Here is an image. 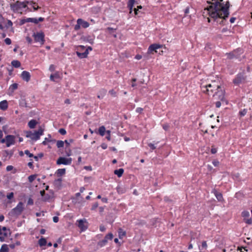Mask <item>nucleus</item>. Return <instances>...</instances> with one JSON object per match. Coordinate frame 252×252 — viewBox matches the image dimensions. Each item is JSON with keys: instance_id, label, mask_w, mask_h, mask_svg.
I'll use <instances>...</instances> for the list:
<instances>
[{"instance_id": "1", "label": "nucleus", "mask_w": 252, "mask_h": 252, "mask_svg": "<svg viewBox=\"0 0 252 252\" xmlns=\"http://www.w3.org/2000/svg\"><path fill=\"white\" fill-rule=\"evenodd\" d=\"M223 0H207V3L211 4L208 7L205 8L207 10L209 16L214 19L218 18L222 20L220 24H222L223 20H225L229 15V2L227 1L225 4L222 3Z\"/></svg>"}, {"instance_id": "2", "label": "nucleus", "mask_w": 252, "mask_h": 252, "mask_svg": "<svg viewBox=\"0 0 252 252\" xmlns=\"http://www.w3.org/2000/svg\"><path fill=\"white\" fill-rule=\"evenodd\" d=\"M202 91L209 95L213 94L215 91L219 88V85L216 81H212L211 84L203 85L201 87Z\"/></svg>"}, {"instance_id": "3", "label": "nucleus", "mask_w": 252, "mask_h": 252, "mask_svg": "<svg viewBox=\"0 0 252 252\" xmlns=\"http://www.w3.org/2000/svg\"><path fill=\"white\" fill-rule=\"evenodd\" d=\"M44 129L40 127L37 131L32 132L31 131L26 132V137L32 140L36 141L39 139L40 136L43 134Z\"/></svg>"}, {"instance_id": "4", "label": "nucleus", "mask_w": 252, "mask_h": 252, "mask_svg": "<svg viewBox=\"0 0 252 252\" xmlns=\"http://www.w3.org/2000/svg\"><path fill=\"white\" fill-rule=\"evenodd\" d=\"M29 3V1H17L15 3L10 4L11 9L14 11H19L23 8H26Z\"/></svg>"}, {"instance_id": "5", "label": "nucleus", "mask_w": 252, "mask_h": 252, "mask_svg": "<svg viewBox=\"0 0 252 252\" xmlns=\"http://www.w3.org/2000/svg\"><path fill=\"white\" fill-rule=\"evenodd\" d=\"M213 96L216 99H219L222 102L225 101L224 90L220 85H219V88L215 91Z\"/></svg>"}, {"instance_id": "6", "label": "nucleus", "mask_w": 252, "mask_h": 252, "mask_svg": "<svg viewBox=\"0 0 252 252\" xmlns=\"http://www.w3.org/2000/svg\"><path fill=\"white\" fill-rule=\"evenodd\" d=\"M246 77L243 73H239L233 80V83L237 86L244 83L246 82Z\"/></svg>"}, {"instance_id": "7", "label": "nucleus", "mask_w": 252, "mask_h": 252, "mask_svg": "<svg viewBox=\"0 0 252 252\" xmlns=\"http://www.w3.org/2000/svg\"><path fill=\"white\" fill-rule=\"evenodd\" d=\"M89 26L90 24L88 22L79 18L77 20V24L74 26V30L75 31H78L81 27L87 28L89 27Z\"/></svg>"}, {"instance_id": "8", "label": "nucleus", "mask_w": 252, "mask_h": 252, "mask_svg": "<svg viewBox=\"0 0 252 252\" xmlns=\"http://www.w3.org/2000/svg\"><path fill=\"white\" fill-rule=\"evenodd\" d=\"M35 42H38L42 45L44 42V34L42 32L34 33L33 34Z\"/></svg>"}, {"instance_id": "9", "label": "nucleus", "mask_w": 252, "mask_h": 252, "mask_svg": "<svg viewBox=\"0 0 252 252\" xmlns=\"http://www.w3.org/2000/svg\"><path fill=\"white\" fill-rule=\"evenodd\" d=\"M77 226L82 231L86 230L88 228V222L86 219H82L77 220Z\"/></svg>"}, {"instance_id": "10", "label": "nucleus", "mask_w": 252, "mask_h": 252, "mask_svg": "<svg viewBox=\"0 0 252 252\" xmlns=\"http://www.w3.org/2000/svg\"><path fill=\"white\" fill-rule=\"evenodd\" d=\"M24 204L22 202H20L16 207L12 210L13 214L16 215H20L24 210Z\"/></svg>"}, {"instance_id": "11", "label": "nucleus", "mask_w": 252, "mask_h": 252, "mask_svg": "<svg viewBox=\"0 0 252 252\" xmlns=\"http://www.w3.org/2000/svg\"><path fill=\"white\" fill-rule=\"evenodd\" d=\"M72 159L71 158H65L64 157H60L57 161V164L58 165L60 164H64V165H70L71 163Z\"/></svg>"}, {"instance_id": "12", "label": "nucleus", "mask_w": 252, "mask_h": 252, "mask_svg": "<svg viewBox=\"0 0 252 252\" xmlns=\"http://www.w3.org/2000/svg\"><path fill=\"white\" fill-rule=\"evenodd\" d=\"M15 136L12 135H7L6 136V145L7 147L15 143Z\"/></svg>"}, {"instance_id": "13", "label": "nucleus", "mask_w": 252, "mask_h": 252, "mask_svg": "<svg viewBox=\"0 0 252 252\" xmlns=\"http://www.w3.org/2000/svg\"><path fill=\"white\" fill-rule=\"evenodd\" d=\"M162 45L158 44H153L151 45L148 50V54H154V52H157V50L161 48Z\"/></svg>"}, {"instance_id": "14", "label": "nucleus", "mask_w": 252, "mask_h": 252, "mask_svg": "<svg viewBox=\"0 0 252 252\" xmlns=\"http://www.w3.org/2000/svg\"><path fill=\"white\" fill-rule=\"evenodd\" d=\"M241 50H234L232 52H230L229 53H227L226 55L227 56V58L229 59H232L234 58H238L239 54H238L239 51H241Z\"/></svg>"}, {"instance_id": "15", "label": "nucleus", "mask_w": 252, "mask_h": 252, "mask_svg": "<svg viewBox=\"0 0 252 252\" xmlns=\"http://www.w3.org/2000/svg\"><path fill=\"white\" fill-rule=\"evenodd\" d=\"M22 78L26 82H29L30 80V73L27 71H23L21 74Z\"/></svg>"}, {"instance_id": "16", "label": "nucleus", "mask_w": 252, "mask_h": 252, "mask_svg": "<svg viewBox=\"0 0 252 252\" xmlns=\"http://www.w3.org/2000/svg\"><path fill=\"white\" fill-rule=\"evenodd\" d=\"M54 198V192L52 190H50L48 193L45 195L43 200L45 201H49L50 200Z\"/></svg>"}, {"instance_id": "17", "label": "nucleus", "mask_w": 252, "mask_h": 252, "mask_svg": "<svg viewBox=\"0 0 252 252\" xmlns=\"http://www.w3.org/2000/svg\"><path fill=\"white\" fill-rule=\"evenodd\" d=\"M8 102L7 100H4L0 102V109L2 110H6L8 108Z\"/></svg>"}, {"instance_id": "18", "label": "nucleus", "mask_w": 252, "mask_h": 252, "mask_svg": "<svg viewBox=\"0 0 252 252\" xmlns=\"http://www.w3.org/2000/svg\"><path fill=\"white\" fill-rule=\"evenodd\" d=\"M60 74L59 72H56L54 74H51L50 79L52 81H55V79H61Z\"/></svg>"}, {"instance_id": "19", "label": "nucleus", "mask_w": 252, "mask_h": 252, "mask_svg": "<svg viewBox=\"0 0 252 252\" xmlns=\"http://www.w3.org/2000/svg\"><path fill=\"white\" fill-rule=\"evenodd\" d=\"M88 54H89V52H88V50H85V52L83 53H80L78 51L76 52L77 55L80 59L87 58Z\"/></svg>"}, {"instance_id": "20", "label": "nucleus", "mask_w": 252, "mask_h": 252, "mask_svg": "<svg viewBox=\"0 0 252 252\" xmlns=\"http://www.w3.org/2000/svg\"><path fill=\"white\" fill-rule=\"evenodd\" d=\"M213 192L214 193L215 195L216 196L217 199L219 201H223V197L221 193L218 192L216 189H214L213 190Z\"/></svg>"}, {"instance_id": "21", "label": "nucleus", "mask_w": 252, "mask_h": 252, "mask_svg": "<svg viewBox=\"0 0 252 252\" xmlns=\"http://www.w3.org/2000/svg\"><path fill=\"white\" fill-rule=\"evenodd\" d=\"M107 93V90L104 89H101L99 90L98 95L97 96V98L99 99L102 98Z\"/></svg>"}, {"instance_id": "22", "label": "nucleus", "mask_w": 252, "mask_h": 252, "mask_svg": "<svg viewBox=\"0 0 252 252\" xmlns=\"http://www.w3.org/2000/svg\"><path fill=\"white\" fill-rule=\"evenodd\" d=\"M62 180L61 178H59L55 180L54 181L53 184L55 188L60 189L62 186Z\"/></svg>"}, {"instance_id": "23", "label": "nucleus", "mask_w": 252, "mask_h": 252, "mask_svg": "<svg viewBox=\"0 0 252 252\" xmlns=\"http://www.w3.org/2000/svg\"><path fill=\"white\" fill-rule=\"evenodd\" d=\"M37 124L36 120L32 119L28 123V126L30 128H34Z\"/></svg>"}, {"instance_id": "24", "label": "nucleus", "mask_w": 252, "mask_h": 252, "mask_svg": "<svg viewBox=\"0 0 252 252\" xmlns=\"http://www.w3.org/2000/svg\"><path fill=\"white\" fill-rule=\"evenodd\" d=\"M18 86V84L17 83L12 84L9 88V91L11 93H13L15 90L17 89Z\"/></svg>"}, {"instance_id": "25", "label": "nucleus", "mask_w": 252, "mask_h": 252, "mask_svg": "<svg viewBox=\"0 0 252 252\" xmlns=\"http://www.w3.org/2000/svg\"><path fill=\"white\" fill-rule=\"evenodd\" d=\"M124 169L123 168H120L114 171V174L117 175L118 177H120L122 176L124 173Z\"/></svg>"}, {"instance_id": "26", "label": "nucleus", "mask_w": 252, "mask_h": 252, "mask_svg": "<svg viewBox=\"0 0 252 252\" xmlns=\"http://www.w3.org/2000/svg\"><path fill=\"white\" fill-rule=\"evenodd\" d=\"M47 244V241L45 238L42 237L38 241V244L40 246H45Z\"/></svg>"}, {"instance_id": "27", "label": "nucleus", "mask_w": 252, "mask_h": 252, "mask_svg": "<svg viewBox=\"0 0 252 252\" xmlns=\"http://www.w3.org/2000/svg\"><path fill=\"white\" fill-rule=\"evenodd\" d=\"M105 131L106 129L104 126H101L98 129V133L102 136L104 135Z\"/></svg>"}, {"instance_id": "28", "label": "nucleus", "mask_w": 252, "mask_h": 252, "mask_svg": "<svg viewBox=\"0 0 252 252\" xmlns=\"http://www.w3.org/2000/svg\"><path fill=\"white\" fill-rule=\"evenodd\" d=\"M65 173V169L64 168L63 169H59L57 172L56 174L58 176H61L63 175H64Z\"/></svg>"}, {"instance_id": "29", "label": "nucleus", "mask_w": 252, "mask_h": 252, "mask_svg": "<svg viewBox=\"0 0 252 252\" xmlns=\"http://www.w3.org/2000/svg\"><path fill=\"white\" fill-rule=\"evenodd\" d=\"M9 249L6 244H3L1 246L0 249V252H8Z\"/></svg>"}, {"instance_id": "30", "label": "nucleus", "mask_w": 252, "mask_h": 252, "mask_svg": "<svg viewBox=\"0 0 252 252\" xmlns=\"http://www.w3.org/2000/svg\"><path fill=\"white\" fill-rule=\"evenodd\" d=\"M11 64L13 66L18 68L21 65V63L19 61L17 60H14L12 61Z\"/></svg>"}, {"instance_id": "31", "label": "nucleus", "mask_w": 252, "mask_h": 252, "mask_svg": "<svg viewBox=\"0 0 252 252\" xmlns=\"http://www.w3.org/2000/svg\"><path fill=\"white\" fill-rule=\"evenodd\" d=\"M29 4L31 5L33 8L34 10H36L39 7L37 5L35 2H33V1H29Z\"/></svg>"}, {"instance_id": "32", "label": "nucleus", "mask_w": 252, "mask_h": 252, "mask_svg": "<svg viewBox=\"0 0 252 252\" xmlns=\"http://www.w3.org/2000/svg\"><path fill=\"white\" fill-rule=\"evenodd\" d=\"M107 243V241L104 238L101 241H100L98 242L97 245L100 247H102L104 246Z\"/></svg>"}, {"instance_id": "33", "label": "nucleus", "mask_w": 252, "mask_h": 252, "mask_svg": "<svg viewBox=\"0 0 252 252\" xmlns=\"http://www.w3.org/2000/svg\"><path fill=\"white\" fill-rule=\"evenodd\" d=\"M118 233H119V236L120 239L122 238L126 234V232L124 231L121 228L119 229Z\"/></svg>"}, {"instance_id": "34", "label": "nucleus", "mask_w": 252, "mask_h": 252, "mask_svg": "<svg viewBox=\"0 0 252 252\" xmlns=\"http://www.w3.org/2000/svg\"><path fill=\"white\" fill-rule=\"evenodd\" d=\"M242 216L244 219H247L250 216V213L248 211H244L242 212Z\"/></svg>"}, {"instance_id": "35", "label": "nucleus", "mask_w": 252, "mask_h": 252, "mask_svg": "<svg viewBox=\"0 0 252 252\" xmlns=\"http://www.w3.org/2000/svg\"><path fill=\"white\" fill-rule=\"evenodd\" d=\"M135 2V0H129L127 3V7L128 8H133L134 3Z\"/></svg>"}, {"instance_id": "36", "label": "nucleus", "mask_w": 252, "mask_h": 252, "mask_svg": "<svg viewBox=\"0 0 252 252\" xmlns=\"http://www.w3.org/2000/svg\"><path fill=\"white\" fill-rule=\"evenodd\" d=\"M26 21L28 22H32L34 24H37L36 18H26Z\"/></svg>"}, {"instance_id": "37", "label": "nucleus", "mask_w": 252, "mask_h": 252, "mask_svg": "<svg viewBox=\"0 0 252 252\" xmlns=\"http://www.w3.org/2000/svg\"><path fill=\"white\" fill-rule=\"evenodd\" d=\"M64 146V142L61 140H59L57 142V146L58 148L63 147Z\"/></svg>"}, {"instance_id": "38", "label": "nucleus", "mask_w": 252, "mask_h": 252, "mask_svg": "<svg viewBox=\"0 0 252 252\" xmlns=\"http://www.w3.org/2000/svg\"><path fill=\"white\" fill-rule=\"evenodd\" d=\"M113 238V235L112 233H108V234H107L105 237H104V239L105 240H107V241H108V240H112V238Z\"/></svg>"}, {"instance_id": "39", "label": "nucleus", "mask_w": 252, "mask_h": 252, "mask_svg": "<svg viewBox=\"0 0 252 252\" xmlns=\"http://www.w3.org/2000/svg\"><path fill=\"white\" fill-rule=\"evenodd\" d=\"M35 175H32L28 177V180L30 183H32L35 179Z\"/></svg>"}, {"instance_id": "40", "label": "nucleus", "mask_w": 252, "mask_h": 252, "mask_svg": "<svg viewBox=\"0 0 252 252\" xmlns=\"http://www.w3.org/2000/svg\"><path fill=\"white\" fill-rule=\"evenodd\" d=\"M244 220L247 224H252V218H248L246 219H244Z\"/></svg>"}, {"instance_id": "41", "label": "nucleus", "mask_w": 252, "mask_h": 252, "mask_svg": "<svg viewBox=\"0 0 252 252\" xmlns=\"http://www.w3.org/2000/svg\"><path fill=\"white\" fill-rule=\"evenodd\" d=\"M109 93L113 97L117 96V93L113 89L110 90Z\"/></svg>"}, {"instance_id": "42", "label": "nucleus", "mask_w": 252, "mask_h": 252, "mask_svg": "<svg viewBox=\"0 0 252 252\" xmlns=\"http://www.w3.org/2000/svg\"><path fill=\"white\" fill-rule=\"evenodd\" d=\"M25 154L30 158H32V157H33V155L31 153L29 150H25Z\"/></svg>"}, {"instance_id": "43", "label": "nucleus", "mask_w": 252, "mask_h": 252, "mask_svg": "<svg viewBox=\"0 0 252 252\" xmlns=\"http://www.w3.org/2000/svg\"><path fill=\"white\" fill-rule=\"evenodd\" d=\"M162 127L165 130L167 131L169 128V125L168 124H164L162 125Z\"/></svg>"}, {"instance_id": "44", "label": "nucleus", "mask_w": 252, "mask_h": 252, "mask_svg": "<svg viewBox=\"0 0 252 252\" xmlns=\"http://www.w3.org/2000/svg\"><path fill=\"white\" fill-rule=\"evenodd\" d=\"M59 132L60 134H61L62 135H65L66 133V130L64 128H60L59 130Z\"/></svg>"}, {"instance_id": "45", "label": "nucleus", "mask_w": 252, "mask_h": 252, "mask_svg": "<svg viewBox=\"0 0 252 252\" xmlns=\"http://www.w3.org/2000/svg\"><path fill=\"white\" fill-rule=\"evenodd\" d=\"M247 112V111L246 109H243L242 111H241L240 112H239V114L241 116H245L246 113Z\"/></svg>"}, {"instance_id": "46", "label": "nucleus", "mask_w": 252, "mask_h": 252, "mask_svg": "<svg viewBox=\"0 0 252 252\" xmlns=\"http://www.w3.org/2000/svg\"><path fill=\"white\" fill-rule=\"evenodd\" d=\"M4 42L7 45H10L11 43V40L9 38H6L4 39Z\"/></svg>"}, {"instance_id": "47", "label": "nucleus", "mask_w": 252, "mask_h": 252, "mask_svg": "<svg viewBox=\"0 0 252 252\" xmlns=\"http://www.w3.org/2000/svg\"><path fill=\"white\" fill-rule=\"evenodd\" d=\"M148 146L149 147H150V148L152 150V151L155 150L156 148V147L155 146V145L154 144H152V143H149L148 144Z\"/></svg>"}, {"instance_id": "48", "label": "nucleus", "mask_w": 252, "mask_h": 252, "mask_svg": "<svg viewBox=\"0 0 252 252\" xmlns=\"http://www.w3.org/2000/svg\"><path fill=\"white\" fill-rule=\"evenodd\" d=\"M14 196V193L13 192H10L9 193V194H8L7 195V198L8 199H12Z\"/></svg>"}, {"instance_id": "49", "label": "nucleus", "mask_w": 252, "mask_h": 252, "mask_svg": "<svg viewBox=\"0 0 252 252\" xmlns=\"http://www.w3.org/2000/svg\"><path fill=\"white\" fill-rule=\"evenodd\" d=\"M106 133L107 134V136H106V138L108 140L110 141L111 140V137H110V133L111 131L110 130H107Z\"/></svg>"}, {"instance_id": "50", "label": "nucleus", "mask_w": 252, "mask_h": 252, "mask_svg": "<svg viewBox=\"0 0 252 252\" xmlns=\"http://www.w3.org/2000/svg\"><path fill=\"white\" fill-rule=\"evenodd\" d=\"M98 203L97 202L96 203H94V204H93V205H92V208L91 209L92 210H95L97 207H98Z\"/></svg>"}, {"instance_id": "51", "label": "nucleus", "mask_w": 252, "mask_h": 252, "mask_svg": "<svg viewBox=\"0 0 252 252\" xmlns=\"http://www.w3.org/2000/svg\"><path fill=\"white\" fill-rule=\"evenodd\" d=\"M212 163L215 166H218L219 165L220 162L217 160H214L213 161Z\"/></svg>"}, {"instance_id": "52", "label": "nucleus", "mask_w": 252, "mask_h": 252, "mask_svg": "<svg viewBox=\"0 0 252 252\" xmlns=\"http://www.w3.org/2000/svg\"><path fill=\"white\" fill-rule=\"evenodd\" d=\"M55 66L53 64H51L50 65V67H49V70L53 72L55 70Z\"/></svg>"}, {"instance_id": "53", "label": "nucleus", "mask_w": 252, "mask_h": 252, "mask_svg": "<svg viewBox=\"0 0 252 252\" xmlns=\"http://www.w3.org/2000/svg\"><path fill=\"white\" fill-rule=\"evenodd\" d=\"M143 108L141 107H138L136 109V112L138 113H141L143 111Z\"/></svg>"}, {"instance_id": "54", "label": "nucleus", "mask_w": 252, "mask_h": 252, "mask_svg": "<svg viewBox=\"0 0 252 252\" xmlns=\"http://www.w3.org/2000/svg\"><path fill=\"white\" fill-rule=\"evenodd\" d=\"M217 149L216 148L212 147L211 150V153L213 154H215L217 153Z\"/></svg>"}, {"instance_id": "55", "label": "nucleus", "mask_w": 252, "mask_h": 252, "mask_svg": "<svg viewBox=\"0 0 252 252\" xmlns=\"http://www.w3.org/2000/svg\"><path fill=\"white\" fill-rule=\"evenodd\" d=\"M72 142H73V140L72 139H70L69 140V141H67V140H65V141H64V142L66 144L67 146H69V145H70V143H72Z\"/></svg>"}, {"instance_id": "56", "label": "nucleus", "mask_w": 252, "mask_h": 252, "mask_svg": "<svg viewBox=\"0 0 252 252\" xmlns=\"http://www.w3.org/2000/svg\"><path fill=\"white\" fill-rule=\"evenodd\" d=\"M107 30L110 33H112L115 30V29H114L113 28H111V27H108V28H107Z\"/></svg>"}, {"instance_id": "57", "label": "nucleus", "mask_w": 252, "mask_h": 252, "mask_svg": "<svg viewBox=\"0 0 252 252\" xmlns=\"http://www.w3.org/2000/svg\"><path fill=\"white\" fill-rule=\"evenodd\" d=\"M28 204L29 205H32L33 204V201L32 198H29L28 201Z\"/></svg>"}, {"instance_id": "58", "label": "nucleus", "mask_w": 252, "mask_h": 252, "mask_svg": "<svg viewBox=\"0 0 252 252\" xmlns=\"http://www.w3.org/2000/svg\"><path fill=\"white\" fill-rule=\"evenodd\" d=\"M221 106V102L220 101H218L216 102V106L217 108H219Z\"/></svg>"}, {"instance_id": "59", "label": "nucleus", "mask_w": 252, "mask_h": 252, "mask_svg": "<svg viewBox=\"0 0 252 252\" xmlns=\"http://www.w3.org/2000/svg\"><path fill=\"white\" fill-rule=\"evenodd\" d=\"M13 167L12 165H8L6 167V170L8 171H11L13 169Z\"/></svg>"}, {"instance_id": "60", "label": "nucleus", "mask_w": 252, "mask_h": 252, "mask_svg": "<svg viewBox=\"0 0 252 252\" xmlns=\"http://www.w3.org/2000/svg\"><path fill=\"white\" fill-rule=\"evenodd\" d=\"M53 220L54 222H58L59 221V218L57 216H55L53 217Z\"/></svg>"}, {"instance_id": "61", "label": "nucleus", "mask_w": 252, "mask_h": 252, "mask_svg": "<svg viewBox=\"0 0 252 252\" xmlns=\"http://www.w3.org/2000/svg\"><path fill=\"white\" fill-rule=\"evenodd\" d=\"M99 229L101 232H103L105 230V227L104 225H100L99 227Z\"/></svg>"}, {"instance_id": "62", "label": "nucleus", "mask_w": 252, "mask_h": 252, "mask_svg": "<svg viewBox=\"0 0 252 252\" xmlns=\"http://www.w3.org/2000/svg\"><path fill=\"white\" fill-rule=\"evenodd\" d=\"M0 143H6V137H5V138H0Z\"/></svg>"}, {"instance_id": "63", "label": "nucleus", "mask_w": 252, "mask_h": 252, "mask_svg": "<svg viewBox=\"0 0 252 252\" xmlns=\"http://www.w3.org/2000/svg\"><path fill=\"white\" fill-rule=\"evenodd\" d=\"M26 40L29 43L31 44L32 42V39L29 36L26 37Z\"/></svg>"}, {"instance_id": "64", "label": "nucleus", "mask_w": 252, "mask_h": 252, "mask_svg": "<svg viewBox=\"0 0 252 252\" xmlns=\"http://www.w3.org/2000/svg\"><path fill=\"white\" fill-rule=\"evenodd\" d=\"M101 147L103 149H106L107 147V146L106 144L103 143L101 144Z\"/></svg>"}]
</instances>
